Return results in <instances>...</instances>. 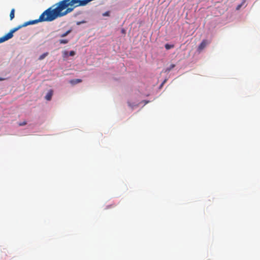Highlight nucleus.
<instances>
[{"mask_svg": "<svg viewBox=\"0 0 260 260\" xmlns=\"http://www.w3.org/2000/svg\"><path fill=\"white\" fill-rule=\"evenodd\" d=\"M108 15V14L106 13L104 15Z\"/></svg>", "mask_w": 260, "mask_h": 260, "instance_id": "obj_16", "label": "nucleus"}, {"mask_svg": "<svg viewBox=\"0 0 260 260\" xmlns=\"http://www.w3.org/2000/svg\"><path fill=\"white\" fill-rule=\"evenodd\" d=\"M69 42V40L67 39H61L59 40V43L60 44H66Z\"/></svg>", "mask_w": 260, "mask_h": 260, "instance_id": "obj_7", "label": "nucleus"}, {"mask_svg": "<svg viewBox=\"0 0 260 260\" xmlns=\"http://www.w3.org/2000/svg\"><path fill=\"white\" fill-rule=\"evenodd\" d=\"M70 32V30H68V31H66V32L61 34L60 35V37H64L67 36Z\"/></svg>", "mask_w": 260, "mask_h": 260, "instance_id": "obj_10", "label": "nucleus"}, {"mask_svg": "<svg viewBox=\"0 0 260 260\" xmlns=\"http://www.w3.org/2000/svg\"><path fill=\"white\" fill-rule=\"evenodd\" d=\"M209 44V42L207 40H203L198 48V51L201 52Z\"/></svg>", "mask_w": 260, "mask_h": 260, "instance_id": "obj_1", "label": "nucleus"}, {"mask_svg": "<svg viewBox=\"0 0 260 260\" xmlns=\"http://www.w3.org/2000/svg\"><path fill=\"white\" fill-rule=\"evenodd\" d=\"M5 79L4 78L0 77V81L5 80Z\"/></svg>", "mask_w": 260, "mask_h": 260, "instance_id": "obj_15", "label": "nucleus"}, {"mask_svg": "<svg viewBox=\"0 0 260 260\" xmlns=\"http://www.w3.org/2000/svg\"><path fill=\"white\" fill-rule=\"evenodd\" d=\"M122 32H124V30L123 29H122Z\"/></svg>", "mask_w": 260, "mask_h": 260, "instance_id": "obj_17", "label": "nucleus"}, {"mask_svg": "<svg viewBox=\"0 0 260 260\" xmlns=\"http://www.w3.org/2000/svg\"><path fill=\"white\" fill-rule=\"evenodd\" d=\"M165 47L167 50H169L171 48H173L174 47V45H170L169 44H166L165 45Z\"/></svg>", "mask_w": 260, "mask_h": 260, "instance_id": "obj_6", "label": "nucleus"}, {"mask_svg": "<svg viewBox=\"0 0 260 260\" xmlns=\"http://www.w3.org/2000/svg\"><path fill=\"white\" fill-rule=\"evenodd\" d=\"M25 124H26V121H24V122H23L20 123L19 124V125H20V126H23V125H25Z\"/></svg>", "mask_w": 260, "mask_h": 260, "instance_id": "obj_13", "label": "nucleus"}, {"mask_svg": "<svg viewBox=\"0 0 260 260\" xmlns=\"http://www.w3.org/2000/svg\"><path fill=\"white\" fill-rule=\"evenodd\" d=\"M6 41H7V39L5 38V37L4 36H3L2 37H1L0 38V43H3Z\"/></svg>", "mask_w": 260, "mask_h": 260, "instance_id": "obj_11", "label": "nucleus"}, {"mask_svg": "<svg viewBox=\"0 0 260 260\" xmlns=\"http://www.w3.org/2000/svg\"><path fill=\"white\" fill-rule=\"evenodd\" d=\"M53 95V90H50L45 96V99L47 101L51 100Z\"/></svg>", "mask_w": 260, "mask_h": 260, "instance_id": "obj_2", "label": "nucleus"}, {"mask_svg": "<svg viewBox=\"0 0 260 260\" xmlns=\"http://www.w3.org/2000/svg\"><path fill=\"white\" fill-rule=\"evenodd\" d=\"M82 82V80L80 79H73L70 81V83L72 85H75Z\"/></svg>", "mask_w": 260, "mask_h": 260, "instance_id": "obj_3", "label": "nucleus"}, {"mask_svg": "<svg viewBox=\"0 0 260 260\" xmlns=\"http://www.w3.org/2000/svg\"><path fill=\"white\" fill-rule=\"evenodd\" d=\"M242 4H241V5H239L237 7V8L236 9L237 10H239L240 9V8L241 7Z\"/></svg>", "mask_w": 260, "mask_h": 260, "instance_id": "obj_14", "label": "nucleus"}, {"mask_svg": "<svg viewBox=\"0 0 260 260\" xmlns=\"http://www.w3.org/2000/svg\"><path fill=\"white\" fill-rule=\"evenodd\" d=\"M15 17V9H12L10 12V20H12Z\"/></svg>", "mask_w": 260, "mask_h": 260, "instance_id": "obj_4", "label": "nucleus"}, {"mask_svg": "<svg viewBox=\"0 0 260 260\" xmlns=\"http://www.w3.org/2000/svg\"><path fill=\"white\" fill-rule=\"evenodd\" d=\"M69 55V53L67 51H64L62 52V56L63 58H67Z\"/></svg>", "mask_w": 260, "mask_h": 260, "instance_id": "obj_8", "label": "nucleus"}, {"mask_svg": "<svg viewBox=\"0 0 260 260\" xmlns=\"http://www.w3.org/2000/svg\"><path fill=\"white\" fill-rule=\"evenodd\" d=\"M175 65L172 64L170 66V67L166 69V72H170L172 69L175 67Z\"/></svg>", "mask_w": 260, "mask_h": 260, "instance_id": "obj_9", "label": "nucleus"}, {"mask_svg": "<svg viewBox=\"0 0 260 260\" xmlns=\"http://www.w3.org/2000/svg\"><path fill=\"white\" fill-rule=\"evenodd\" d=\"M48 55V52H45V53H43V54H42L40 56V57H39V59L40 60H43Z\"/></svg>", "mask_w": 260, "mask_h": 260, "instance_id": "obj_5", "label": "nucleus"}, {"mask_svg": "<svg viewBox=\"0 0 260 260\" xmlns=\"http://www.w3.org/2000/svg\"><path fill=\"white\" fill-rule=\"evenodd\" d=\"M75 52L74 51H71L69 53V55L70 56H72L75 55Z\"/></svg>", "mask_w": 260, "mask_h": 260, "instance_id": "obj_12", "label": "nucleus"}]
</instances>
